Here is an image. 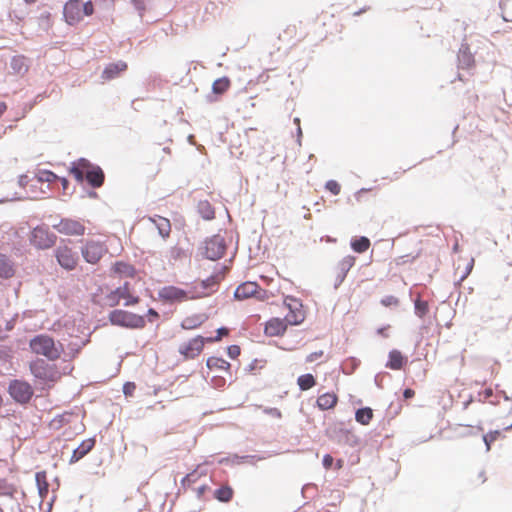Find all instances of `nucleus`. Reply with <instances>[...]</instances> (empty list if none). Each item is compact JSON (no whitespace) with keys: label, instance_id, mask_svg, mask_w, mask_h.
<instances>
[{"label":"nucleus","instance_id":"31","mask_svg":"<svg viewBox=\"0 0 512 512\" xmlns=\"http://www.w3.org/2000/svg\"><path fill=\"white\" fill-rule=\"evenodd\" d=\"M198 212L205 220H212L215 217V210L208 200H200L197 205Z\"/></svg>","mask_w":512,"mask_h":512},{"label":"nucleus","instance_id":"36","mask_svg":"<svg viewBox=\"0 0 512 512\" xmlns=\"http://www.w3.org/2000/svg\"><path fill=\"white\" fill-rule=\"evenodd\" d=\"M11 67L19 74L25 73L28 70L26 59L23 56L14 57L11 61Z\"/></svg>","mask_w":512,"mask_h":512},{"label":"nucleus","instance_id":"3","mask_svg":"<svg viewBox=\"0 0 512 512\" xmlns=\"http://www.w3.org/2000/svg\"><path fill=\"white\" fill-rule=\"evenodd\" d=\"M108 318L112 325L129 329H141L146 324L144 316L122 309L111 311Z\"/></svg>","mask_w":512,"mask_h":512},{"label":"nucleus","instance_id":"6","mask_svg":"<svg viewBox=\"0 0 512 512\" xmlns=\"http://www.w3.org/2000/svg\"><path fill=\"white\" fill-rule=\"evenodd\" d=\"M18 492V487L15 481L0 477V498H6V509L8 512H13L15 508L19 507V504L16 499V494Z\"/></svg>","mask_w":512,"mask_h":512},{"label":"nucleus","instance_id":"41","mask_svg":"<svg viewBox=\"0 0 512 512\" xmlns=\"http://www.w3.org/2000/svg\"><path fill=\"white\" fill-rule=\"evenodd\" d=\"M104 302L109 307H115L120 304L118 294L116 293V289L111 290L109 293L105 295Z\"/></svg>","mask_w":512,"mask_h":512},{"label":"nucleus","instance_id":"27","mask_svg":"<svg viewBox=\"0 0 512 512\" xmlns=\"http://www.w3.org/2000/svg\"><path fill=\"white\" fill-rule=\"evenodd\" d=\"M111 270L114 274H116L120 277L132 278L136 274V270H135L134 266L129 263L123 262V261H118V262L114 263Z\"/></svg>","mask_w":512,"mask_h":512},{"label":"nucleus","instance_id":"4","mask_svg":"<svg viewBox=\"0 0 512 512\" xmlns=\"http://www.w3.org/2000/svg\"><path fill=\"white\" fill-rule=\"evenodd\" d=\"M30 371L35 378L49 387L57 382L61 374L54 364H49L42 359H37L30 364Z\"/></svg>","mask_w":512,"mask_h":512},{"label":"nucleus","instance_id":"16","mask_svg":"<svg viewBox=\"0 0 512 512\" xmlns=\"http://www.w3.org/2000/svg\"><path fill=\"white\" fill-rule=\"evenodd\" d=\"M55 228L59 233L68 236H80L85 232V226L80 221L69 218L62 219Z\"/></svg>","mask_w":512,"mask_h":512},{"label":"nucleus","instance_id":"38","mask_svg":"<svg viewBox=\"0 0 512 512\" xmlns=\"http://www.w3.org/2000/svg\"><path fill=\"white\" fill-rule=\"evenodd\" d=\"M356 258L352 255L345 256L338 264L339 269L345 276L346 273L355 265Z\"/></svg>","mask_w":512,"mask_h":512},{"label":"nucleus","instance_id":"60","mask_svg":"<svg viewBox=\"0 0 512 512\" xmlns=\"http://www.w3.org/2000/svg\"><path fill=\"white\" fill-rule=\"evenodd\" d=\"M6 505V501L4 502H0V512H5V511H8L5 507Z\"/></svg>","mask_w":512,"mask_h":512},{"label":"nucleus","instance_id":"10","mask_svg":"<svg viewBox=\"0 0 512 512\" xmlns=\"http://www.w3.org/2000/svg\"><path fill=\"white\" fill-rule=\"evenodd\" d=\"M56 236L47 228L36 227L31 232L30 242L38 249H48L55 244Z\"/></svg>","mask_w":512,"mask_h":512},{"label":"nucleus","instance_id":"23","mask_svg":"<svg viewBox=\"0 0 512 512\" xmlns=\"http://www.w3.org/2000/svg\"><path fill=\"white\" fill-rule=\"evenodd\" d=\"M127 69V64L123 61H118L116 63H111L105 67L102 72L103 80H112L120 75V73L124 72Z\"/></svg>","mask_w":512,"mask_h":512},{"label":"nucleus","instance_id":"49","mask_svg":"<svg viewBox=\"0 0 512 512\" xmlns=\"http://www.w3.org/2000/svg\"><path fill=\"white\" fill-rule=\"evenodd\" d=\"M135 389H136V385L133 382H126L123 385V393L125 394V396H128V397L133 396Z\"/></svg>","mask_w":512,"mask_h":512},{"label":"nucleus","instance_id":"47","mask_svg":"<svg viewBox=\"0 0 512 512\" xmlns=\"http://www.w3.org/2000/svg\"><path fill=\"white\" fill-rule=\"evenodd\" d=\"M382 305L389 307V306H397L399 304L398 298L395 296L389 295L386 296L381 300Z\"/></svg>","mask_w":512,"mask_h":512},{"label":"nucleus","instance_id":"45","mask_svg":"<svg viewBox=\"0 0 512 512\" xmlns=\"http://www.w3.org/2000/svg\"><path fill=\"white\" fill-rule=\"evenodd\" d=\"M415 309L420 316H424L428 311V304L425 301L417 300L415 302Z\"/></svg>","mask_w":512,"mask_h":512},{"label":"nucleus","instance_id":"2","mask_svg":"<svg viewBox=\"0 0 512 512\" xmlns=\"http://www.w3.org/2000/svg\"><path fill=\"white\" fill-rule=\"evenodd\" d=\"M31 351L36 355L46 357L50 361L59 359L64 351L61 343H56L55 340L47 334H39L33 337L29 342Z\"/></svg>","mask_w":512,"mask_h":512},{"label":"nucleus","instance_id":"26","mask_svg":"<svg viewBox=\"0 0 512 512\" xmlns=\"http://www.w3.org/2000/svg\"><path fill=\"white\" fill-rule=\"evenodd\" d=\"M316 403L321 410L333 409L338 403V396L333 392H327L320 395Z\"/></svg>","mask_w":512,"mask_h":512},{"label":"nucleus","instance_id":"55","mask_svg":"<svg viewBox=\"0 0 512 512\" xmlns=\"http://www.w3.org/2000/svg\"><path fill=\"white\" fill-rule=\"evenodd\" d=\"M217 277H210L206 281H203L202 284L204 287H208L210 284H217Z\"/></svg>","mask_w":512,"mask_h":512},{"label":"nucleus","instance_id":"52","mask_svg":"<svg viewBox=\"0 0 512 512\" xmlns=\"http://www.w3.org/2000/svg\"><path fill=\"white\" fill-rule=\"evenodd\" d=\"M240 352L241 350L238 345H231L227 348V353L232 359L237 358L240 355Z\"/></svg>","mask_w":512,"mask_h":512},{"label":"nucleus","instance_id":"17","mask_svg":"<svg viewBox=\"0 0 512 512\" xmlns=\"http://www.w3.org/2000/svg\"><path fill=\"white\" fill-rule=\"evenodd\" d=\"M116 293L120 303L123 302L124 306H135L140 302V297L136 295L129 282H124L122 286L116 288Z\"/></svg>","mask_w":512,"mask_h":512},{"label":"nucleus","instance_id":"56","mask_svg":"<svg viewBox=\"0 0 512 512\" xmlns=\"http://www.w3.org/2000/svg\"><path fill=\"white\" fill-rule=\"evenodd\" d=\"M414 395H415L414 390H412L410 388H407V389L404 390L403 396H404L405 399L412 398Z\"/></svg>","mask_w":512,"mask_h":512},{"label":"nucleus","instance_id":"13","mask_svg":"<svg viewBox=\"0 0 512 512\" xmlns=\"http://www.w3.org/2000/svg\"><path fill=\"white\" fill-rule=\"evenodd\" d=\"M205 343L207 342L204 337L196 336L182 344L179 347V353L185 359H194L202 353Z\"/></svg>","mask_w":512,"mask_h":512},{"label":"nucleus","instance_id":"18","mask_svg":"<svg viewBox=\"0 0 512 512\" xmlns=\"http://www.w3.org/2000/svg\"><path fill=\"white\" fill-rule=\"evenodd\" d=\"M288 324L286 318H271L265 324L264 333L269 337L282 336L286 332Z\"/></svg>","mask_w":512,"mask_h":512},{"label":"nucleus","instance_id":"44","mask_svg":"<svg viewBox=\"0 0 512 512\" xmlns=\"http://www.w3.org/2000/svg\"><path fill=\"white\" fill-rule=\"evenodd\" d=\"M326 189L330 191L333 195H338L341 191L340 184L335 180H329L327 181L325 185Z\"/></svg>","mask_w":512,"mask_h":512},{"label":"nucleus","instance_id":"48","mask_svg":"<svg viewBox=\"0 0 512 512\" xmlns=\"http://www.w3.org/2000/svg\"><path fill=\"white\" fill-rule=\"evenodd\" d=\"M82 13L84 16H91L94 13V6L92 1L82 3Z\"/></svg>","mask_w":512,"mask_h":512},{"label":"nucleus","instance_id":"39","mask_svg":"<svg viewBox=\"0 0 512 512\" xmlns=\"http://www.w3.org/2000/svg\"><path fill=\"white\" fill-rule=\"evenodd\" d=\"M502 437V433L499 430L490 431L483 436V441L486 445V449L490 450L491 445Z\"/></svg>","mask_w":512,"mask_h":512},{"label":"nucleus","instance_id":"46","mask_svg":"<svg viewBox=\"0 0 512 512\" xmlns=\"http://www.w3.org/2000/svg\"><path fill=\"white\" fill-rule=\"evenodd\" d=\"M417 258V255H403L395 259L396 265H404L406 263L413 262Z\"/></svg>","mask_w":512,"mask_h":512},{"label":"nucleus","instance_id":"25","mask_svg":"<svg viewBox=\"0 0 512 512\" xmlns=\"http://www.w3.org/2000/svg\"><path fill=\"white\" fill-rule=\"evenodd\" d=\"M407 363V358L402 355L399 350H391L386 367L391 370H400Z\"/></svg>","mask_w":512,"mask_h":512},{"label":"nucleus","instance_id":"9","mask_svg":"<svg viewBox=\"0 0 512 512\" xmlns=\"http://www.w3.org/2000/svg\"><path fill=\"white\" fill-rule=\"evenodd\" d=\"M81 252L85 261L90 264H96L107 252V248L102 242L89 240L85 243Z\"/></svg>","mask_w":512,"mask_h":512},{"label":"nucleus","instance_id":"50","mask_svg":"<svg viewBox=\"0 0 512 512\" xmlns=\"http://www.w3.org/2000/svg\"><path fill=\"white\" fill-rule=\"evenodd\" d=\"M183 255H184V252L179 247H172L170 250V256L174 261L181 259L183 257Z\"/></svg>","mask_w":512,"mask_h":512},{"label":"nucleus","instance_id":"33","mask_svg":"<svg viewBox=\"0 0 512 512\" xmlns=\"http://www.w3.org/2000/svg\"><path fill=\"white\" fill-rule=\"evenodd\" d=\"M234 491L229 485L221 486L214 491V497L220 502H229L232 500Z\"/></svg>","mask_w":512,"mask_h":512},{"label":"nucleus","instance_id":"14","mask_svg":"<svg viewBox=\"0 0 512 512\" xmlns=\"http://www.w3.org/2000/svg\"><path fill=\"white\" fill-rule=\"evenodd\" d=\"M56 259L61 267L73 270L78 264V255L67 246H60L55 251Z\"/></svg>","mask_w":512,"mask_h":512},{"label":"nucleus","instance_id":"34","mask_svg":"<svg viewBox=\"0 0 512 512\" xmlns=\"http://www.w3.org/2000/svg\"><path fill=\"white\" fill-rule=\"evenodd\" d=\"M373 418V411L369 407L358 409L355 413V419L362 425H368Z\"/></svg>","mask_w":512,"mask_h":512},{"label":"nucleus","instance_id":"62","mask_svg":"<svg viewBox=\"0 0 512 512\" xmlns=\"http://www.w3.org/2000/svg\"><path fill=\"white\" fill-rule=\"evenodd\" d=\"M61 183H62V185H63L64 189H66V188H67V185H68V180H67V179H65V178H62V179H61Z\"/></svg>","mask_w":512,"mask_h":512},{"label":"nucleus","instance_id":"42","mask_svg":"<svg viewBox=\"0 0 512 512\" xmlns=\"http://www.w3.org/2000/svg\"><path fill=\"white\" fill-rule=\"evenodd\" d=\"M39 182H54L58 176L49 170H42L37 175Z\"/></svg>","mask_w":512,"mask_h":512},{"label":"nucleus","instance_id":"59","mask_svg":"<svg viewBox=\"0 0 512 512\" xmlns=\"http://www.w3.org/2000/svg\"><path fill=\"white\" fill-rule=\"evenodd\" d=\"M463 57L466 59L467 66H470L471 63L473 62L471 55L463 54Z\"/></svg>","mask_w":512,"mask_h":512},{"label":"nucleus","instance_id":"7","mask_svg":"<svg viewBox=\"0 0 512 512\" xmlns=\"http://www.w3.org/2000/svg\"><path fill=\"white\" fill-rule=\"evenodd\" d=\"M284 305L289 310L285 318L290 325H299L305 320V310L303 308L302 302L299 299L292 296H287L284 299Z\"/></svg>","mask_w":512,"mask_h":512},{"label":"nucleus","instance_id":"19","mask_svg":"<svg viewBox=\"0 0 512 512\" xmlns=\"http://www.w3.org/2000/svg\"><path fill=\"white\" fill-rule=\"evenodd\" d=\"M474 267L473 257H460L455 267V276L458 277L459 281H464L472 272Z\"/></svg>","mask_w":512,"mask_h":512},{"label":"nucleus","instance_id":"63","mask_svg":"<svg viewBox=\"0 0 512 512\" xmlns=\"http://www.w3.org/2000/svg\"><path fill=\"white\" fill-rule=\"evenodd\" d=\"M205 489H206V486H202V487L199 488V490H198L199 496L204 493Z\"/></svg>","mask_w":512,"mask_h":512},{"label":"nucleus","instance_id":"21","mask_svg":"<svg viewBox=\"0 0 512 512\" xmlns=\"http://www.w3.org/2000/svg\"><path fill=\"white\" fill-rule=\"evenodd\" d=\"M95 446V440L93 438L85 439L81 444L73 451L70 458V463H76L87 455Z\"/></svg>","mask_w":512,"mask_h":512},{"label":"nucleus","instance_id":"20","mask_svg":"<svg viewBox=\"0 0 512 512\" xmlns=\"http://www.w3.org/2000/svg\"><path fill=\"white\" fill-rule=\"evenodd\" d=\"M478 400L483 403H489L492 405H497L501 403V400H503L504 403H509V399L500 394L495 393L492 388H485L484 390L480 391L478 393Z\"/></svg>","mask_w":512,"mask_h":512},{"label":"nucleus","instance_id":"43","mask_svg":"<svg viewBox=\"0 0 512 512\" xmlns=\"http://www.w3.org/2000/svg\"><path fill=\"white\" fill-rule=\"evenodd\" d=\"M215 337H207L205 338L207 343H214L220 341L223 337L229 334V330L226 327H221L217 329Z\"/></svg>","mask_w":512,"mask_h":512},{"label":"nucleus","instance_id":"24","mask_svg":"<svg viewBox=\"0 0 512 512\" xmlns=\"http://www.w3.org/2000/svg\"><path fill=\"white\" fill-rule=\"evenodd\" d=\"M16 273L14 262L4 254H0V277L9 279Z\"/></svg>","mask_w":512,"mask_h":512},{"label":"nucleus","instance_id":"51","mask_svg":"<svg viewBox=\"0 0 512 512\" xmlns=\"http://www.w3.org/2000/svg\"><path fill=\"white\" fill-rule=\"evenodd\" d=\"M196 478H197V474H196L195 472L190 473V474H187V475L183 478V480H182V485H183L184 487H186V486H187V487H189L192 483H194V482H195Z\"/></svg>","mask_w":512,"mask_h":512},{"label":"nucleus","instance_id":"32","mask_svg":"<svg viewBox=\"0 0 512 512\" xmlns=\"http://www.w3.org/2000/svg\"><path fill=\"white\" fill-rule=\"evenodd\" d=\"M371 246L370 240L365 237H356L351 240V248L356 253H364L366 252Z\"/></svg>","mask_w":512,"mask_h":512},{"label":"nucleus","instance_id":"61","mask_svg":"<svg viewBox=\"0 0 512 512\" xmlns=\"http://www.w3.org/2000/svg\"><path fill=\"white\" fill-rule=\"evenodd\" d=\"M378 333L384 337H387L386 328H381L378 330Z\"/></svg>","mask_w":512,"mask_h":512},{"label":"nucleus","instance_id":"64","mask_svg":"<svg viewBox=\"0 0 512 512\" xmlns=\"http://www.w3.org/2000/svg\"><path fill=\"white\" fill-rule=\"evenodd\" d=\"M337 468L338 469L342 468V460L337 461Z\"/></svg>","mask_w":512,"mask_h":512},{"label":"nucleus","instance_id":"53","mask_svg":"<svg viewBox=\"0 0 512 512\" xmlns=\"http://www.w3.org/2000/svg\"><path fill=\"white\" fill-rule=\"evenodd\" d=\"M334 459L330 454H326L323 457V466L325 469H330L333 465Z\"/></svg>","mask_w":512,"mask_h":512},{"label":"nucleus","instance_id":"40","mask_svg":"<svg viewBox=\"0 0 512 512\" xmlns=\"http://www.w3.org/2000/svg\"><path fill=\"white\" fill-rule=\"evenodd\" d=\"M202 323V320L198 317V316H191V317H186L183 321H182V324L181 326L184 328V329H195L197 327H199Z\"/></svg>","mask_w":512,"mask_h":512},{"label":"nucleus","instance_id":"54","mask_svg":"<svg viewBox=\"0 0 512 512\" xmlns=\"http://www.w3.org/2000/svg\"><path fill=\"white\" fill-rule=\"evenodd\" d=\"M322 356H323V351L313 352L307 356L306 361L311 363V362L316 361L318 358H320Z\"/></svg>","mask_w":512,"mask_h":512},{"label":"nucleus","instance_id":"11","mask_svg":"<svg viewBox=\"0 0 512 512\" xmlns=\"http://www.w3.org/2000/svg\"><path fill=\"white\" fill-rule=\"evenodd\" d=\"M159 299L164 303H180L190 299L188 292L176 287V286H165L158 292Z\"/></svg>","mask_w":512,"mask_h":512},{"label":"nucleus","instance_id":"30","mask_svg":"<svg viewBox=\"0 0 512 512\" xmlns=\"http://www.w3.org/2000/svg\"><path fill=\"white\" fill-rule=\"evenodd\" d=\"M231 87V80L223 76L221 78L216 79L212 84V92L216 95L225 94Z\"/></svg>","mask_w":512,"mask_h":512},{"label":"nucleus","instance_id":"57","mask_svg":"<svg viewBox=\"0 0 512 512\" xmlns=\"http://www.w3.org/2000/svg\"><path fill=\"white\" fill-rule=\"evenodd\" d=\"M148 316L157 319L159 317V314L156 310H154L153 308H150L148 310Z\"/></svg>","mask_w":512,"mask_h":512},{"label":"nucleus","instance_id":"35","mask_svg":"<svg viewBox=\"0 0 512 512\" xmlns=\"http://www.w3.org/2000/svg\"><path fill=\"white\" fill-rule=\"evenodd\" d=\"M297 383L301 390H309L315 386L316 381L312 374H304L298 377Z\"/></svg>","mask_w":512,"mask_h":512},{"label":"nucleus","instance_id":"58","mask_svg":"<svg viewBox=\"0 0 512 512\" xmlns=\"http://www.w3.org/2000/svg\"><path fill=\"white\" fill-rule=\"evenodd\" d=\"M7 110V105L5 102L0 101V117L5 113Z\"/></svg>","mask_w":512,"mask_h":512},{"label":"nucleus","instance_id":"37","mask_svg":"<svg viewBox=\"0 0 512 512\" xmlns=\"http://www.w3.org/2000/svg\"><path fill=\"white\" fill-rule=\"evenodd\" d=\"M500 9L502 18L507 22H512V0H501Z\"/></svg>","mask_w":512,"mask_h":512},{"label":"nucleus","instance_id":"22","mask_svg":"<svg viewBox=\"0 0 512 512\" xmlns=\"http://www.w3.org/2000/svg\"><path fill=\"white\" fill-rule=\"evenodd\" d=\"M148 220L156 226L163 239H167L170 236L171 223L168 218L156 215L155 217H149Z\"/></svg>","mask_w":512,"mask_h":512},{"label":"nucleus","instance_id":"1","mask_svg":"<svg viewBox=\"0 0 512 512\" xmlns=\"http://www.w3.org/2000/svg\"><path fill=\"white\" fill-rule=\"evenodd\" d=\"M70 173L79 182L86 178L87 182L94 188L102 186L105 178L104 172L99 166H95L83 158L73 164Z\"/></svg>","mask_w":512,"mask_h":512},{"label":"nucleus","instance_id":"12","mask_svg":"<svg viewBox=\"0 0 512 512\" xmlns=\"http://www.w3.org/2000/svg\"><path fill=\"white\" fill-rule=\"evenodd\" d=\"M226 250V244L223 237L215 235L205 242L204 255L210 260H218L224 254Z\"/></svg>","mask_w":512,"mask_h":512},{"label":"nucleus","instance_id":"8","mask_svg":"<svg viewBox=\"0 0 512 512\" xmlns=\"http://www.w3.org/2000/svg\"><path fill=\"white\" fill-rule=\"evenodd\" d=\"M8 392L16 402L22 404L29 402L33 395L31 385L22 380H13L9 385Z\"/></svg>","mask_w":512,"mask_h":512},{"label":"nucleus","instance_id":"5","mask_svg":"<svg viewBox=\"0 0 512 512\" xmlns=\"http://www.w3.org/2000/svg\"><path fill=\"white\" fill-rule=\"evenodd\" d=\"M234 296L238 300H245L250 297H255L260 301L269 299V294L266 290L262 289L256 282L247 281L240 284L235 292Z\"/></svg>","mask_w":512,"mask_h":512},{"label":"nucleus","instance_id":"29","mask_svg":"<svg viewBox=\"0 0 512 512\" xmlns=\"http://www.w3.org/2000/svg\"><path fill=\"white\" fill-rule=\"evenodd\" d=\"M206 366L209 370L229 372L230 363L220 357H209L206 361Z\"/></svg>","mask_w":512,"mask_h":512},{"label":"nucleus","instance_id":"28","mask_svg":"<svg viewBox=\"0 0 512 512\" xmlns=\"http://www.w3.org/2000/svg\"><path fill=\"white\" fill-rule=\"evenodd\" d=\"M38 493L42 501H44L49 493V483L47 473L45 471L37 472L35 475Z\"/></svg>","mask_w":512,"mask_h":512},{"label":"nucleus","instance_id":"15","mask_svg":"<svg viewBox=\"0 0 512 512\" xmlns=\"http://www.w3.org/2000/svg\"><path fill=\"white\" fill-rule=\"evenodd\" d=\"M63 14L69 25H75L83 19L82 3L80 0H69L64 5Z\"/></svg>","mask_w":512,"mask_h":512}]
</instances>
